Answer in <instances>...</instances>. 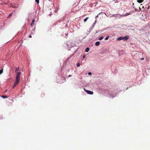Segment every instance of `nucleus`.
<instances>
[{
	"mask_svg": "<svg viewBox=\"0 0 150 150\" xmlns=\"http://www.w3.org/2000/svg\"><path fill=\"white\" fill-rule=\"evenodd\" d=\"M129 38V37L128 35H126L125 36L123 37H120L118 38L117 39V40H123L124 41H126Z\"/></svg>",
	"mask_w": 150,
	"mask_h": 150,
	"instance_id": "1",
	"label": "nucleus"
},
{
	"mask_svg": "<svg viewBox=\"0 0 150 150\" xmlns=\"http://www.w3.org/2000/svg\"><path fill=\"white\" fill-rule=\"evenodd\" d=\"M21 75V73L20 71V70H19V71L17 73L16 75V79L20 81Z\"/></svg>",
	"mask_w": 150,
	"mask_h": 150,
	"instance_id": "2",
	"label": "nucleus"
},
{
	"mask_svg": "<svg viewBox=\"0 0 150 150\" xmlns=\"http://www.w3.org/2000/svg\"><path fill=\"white\" fill-rule=\"evenodd\" d=\"M84 90L88 94H90V95H92L93 94V92L91 91H90L87 90L85 88H84Z\"/></svg>",
	"mask_w": 150,
	"mask_h": 150,
	"instance_id": "3",
	"label": "nucleus"
},
{
	"mask_svg": "<svg viewBox=\"0 0 150 150\" xmlns=\"http://www.w3.org/2000/svg\"><path fill=\"white\" fill-rule=\"evenodd\" d=\"M19 81L16 79L15 81L13 86V88H14L19 83Z\"/></svg>",
	"mask_w": 150,
	"mask_h": 150,
	"instance_id": "4",
	"label": "nucleus"
},
{
	"mask_svg": "<svg viewBox=\"0 0 150 150\" xmlns=\"http://www.w3.org/2000/svg\"><path fill=\"white\" fill-rule=\"evenodd\" d=\"M131 14V12H130L129 13H126V14H125L121 15V16H128L129 15Z\"/></svg>",
	"mask_w": 150,
	"mask_h": 150,
	"instance_id": "5",
	"label": "nucleus"
},
{
	"mask_svg": "<svg viewBox=\"0 0 150 150\" xmlns=\"http://www.w3.org/2000/svg\"><path fill=\"white\" fill-rule=\"evenodd\" d=\"M113 16H114V17H118V18H120L121 17L120 16H118V15H117V14H112V16H110V17H113Z\"/></svg>",
	"mask_w": 150,
	"mask_h": 150,
	"instance_id": "6",
	"label": "nucleus"
},
{
	"mask_svg": "<svg viewBox=\"0 0 150 150\" xmlns=\"http://www.w3.org/2000/svg\"><path fill=\"white\" fill-rule=\"evenodd\" d=\"M112 94L113 95H112V94L110 93L109 94V95L110 96V97H112V98L113 97H115L116 95V94H115V95L114 96H113V93H112Z\"/></svg>",
	"mask_w": 150,
	"mask_h": 150,
	"instance_id": "7",
	"label": "nucleus"
},
{
	"mask_svg": "<svg viewBox=\"0 0 150 150\" xmlns=\"http://www.w3.org/2000/svg\"><path fill=\"white\" fill-rule=\"evenodd\" d=\"M100 42L99 41H97L95 43V45L96 46H98L99 45Z\"/></svg>",
	"mask_w": 150,
	"mask_h": 150,
	"instance_id": "8",
	"label": "nucleus"
},
{
	"mask_svg": "<svg viewBox=\"0 0 150 150\" xmlns=\"http://www.w3.org/2000/svg\"><path fill=\"white\" fill-rule=\"evenodd\" d=\"M89 48L88 47H87L85 50V51L86 52H88L89 51Z\"/></svg>",
	"mask_w": 150,
	"mask_h": 150,
	"instance_id": "9",
	"label": "nucleus"
},
{
	"mask_svg": "<svg viewBox=\"0 0 150 150\" xmlns=\"http://www.w3.org/2000/svg\"><path fill=\"white\" fill-rule=\"evenodd\" d=\"M1 97H2V98L4 99V98H7V96H1Z\"/></svg>",
	"mask_w": 150,
	"mask_h": 150,
	"instance_id": "10",
	"label": "nucleus"
},
{
	"mask_svg": "<svg viewBox=\"0 0 150 150\" xmlns=\"http://www.w3.org/2000/svg\"><path fill=\"white\" fill-rule=\"evenodd\" d=\"M137 2L139 3H142L143 1V0H137Z\"/></svg>",
	"mask_w": 150,
	"mask_h": 150,
	"instance_id": "11",
	"label": "nucleus"
},
{
	"mask_svg": "<svg viewBox=\"0 0 150 150\" xmlns=\"http://www.w3.org/2000/svg\"><path fill=\"white\" fill-rule=\"evenodd\" d=\"M109 37H110V36H109V35H108L107 36V37H106L105 38V40H107L108 39V38H109Z\"/></svg>",
	"mask_w": 150,
	"mask_h": 150,
	"instance_id": "12",
	"label": "nucleus"
},
{
	"mask_svg": "<svg viewBox=\"0 0 150 150\" xmlns=\"http://www.w3.org/2000/svg\"><path fill=\"white\" fill-rule=\"evenodd\" d=\"M3 69H2L0 70V74H2L3 72Z\"/></svg>",
	"mask_w": 150,
	"mask_h": 150,
	"instance_id": "13",
	"label": "nucleus"
},
{
	"mask_svg": "<svg viewBox=\"0 0 150 150\" xmlns=\"http://www.w3.org/2000/svg\"><path fill=\"white\" fill-rule=\"evenodd\" d=\"M103 36H102V37H100L98 38V40H101L102 39H103Z\"/></svg>",
	"mask_w": 150,
	"mask_h": 150,
	"instance_id": "14",
	"label": "nucleus"
},
{
	"mask_svg": "<svg viewBox=\"0 0 150 150\" xmlns=\"http://www.w3.org/2000/svg\"><path fill=\"white\" fill-rule=\"evenodd\" d=\"M88 17H87L86 18H85L84 20V22H86L87 20L88 19Z\"/></svg>",
	"mask_w": 150,
	"mask_h": 150,
	"instance_id": "15",
	"label": "nucleus"
},
{
	"mask_svg": "<svg viewBox=\"0 0 150 150\" xmlns=\"http://www.w3.org/2000/svg\"><path fill=\"white\" fill-rule=\"evenodd\" d=\"M19 67H17V68H16V71H18V70H19Z\"/></svg>",
	"mask_w": 150,
	"mask_h": 150,
	"instance_id": "16",
	"label": "nucleus"
},
{
	"mask_svg": "<svg viewBox=\"0 0 150 150\" xmlns=\"http://www.w3.org/2000/svg\"><path fill=\"white\" fill-rule=\"evenodd\" d=\"M35 1L37 4H39V0H35Z\"/></svg>",
	"mask_w": 150,
	"mask_h": 150,
	"instance_id": "17",
	"label": "nucleus"
},
{
	"mask_svg": "<svg viewBox=\"0 0 150 150\" xmlns=\"http://www.w3.org/2000/svg\"><path fill=\"white\" fill-rule=\"evenodd\" d=\"M76 65L78 67H79L80 66V64L79 63H78Z\"/></svg>",
	"mask_w": 150,
	"mask_h": 150,
	"instance_id": "18",
	"label": "nucleus"
},
{
	"mask_svg": "<svg viewBox=\"0 0 150 150\" xmlns=\"http://www.w3.org/2000/svg\"><path fill=\"white\" fill-rule=\"evenodd\" d=\"M144 59V58H142L140 59L141 60H143Z\"/></svg>",
	"mask_w": 150,
	"mask_h": 150,
	"instance_id": "19",
	"label": "nucleus"
},
{
	"mask_svg": "<svg viewBox=\"0 0 150 150\" xmlns=\"http://www.w3.org/2000/svg\"><path fill=\"white\" fill-rule=\"evenodd\" d=\"M12 13H10V14L9 15V16H8V17H10V16H11V15H12Z\"/></svg>",
	"mask_w": 150,
	"mask_h": 150,
	"instance_id": "20",
	"label": "nucleus"
},
{
	"mask_svg": "<svg viewBox=\"0 0 150 150\" xmlns=\"http://www.w3.org/2000/svg\"><path fill=\"white\" fill-rule=\"evenodd\" d=\"M88 74L89 75H91V74L92 73L91 72H89L88 73Z\"/></svg>",
	"mask_w": 150,
	"mask_h": 150,
	"instance_id": "21",
	"label": "nucleus"
},
{
	"mask_svg": "<svg viewBox=\"0 0 150 150\" xmlns=\"http://www.w3.org/2000/svg\"><path fill=\"white\" fill-rule=\"evenodd\" d=\"M31 25L32 26H33V23H32L31 24Z\"/></svg>",
	"mask_w": 150,
	"mask_h": 150,
	"instance_id": "22",
	"label": "nucleus"
},
{
	"mask_svg": "<svg viewBox=\"0 0 150 150\" xmlns=\"http://www.w3.org/2000/svg\"><path fill=\"white\" fill-rule=\"evenodd\" d=\"M35 21V20L34 19H33L32 21V23H33Z\"/></svg>",
	"mask_w": 150,
	"mask_h": 150,
	"instance_id": "23",
	"label": "nucleus"
},
{
	"mask_svg": "<svg viewBox=\"0 0 150 150\" xmlns=\"http://www.w3.org/2000/svg\"><path fill=\"white\" fill-rule=\"evenodd\" d=\"M85 55H83V58H85Z\"/></svg>",
	"mask_w": 150,
	"mask_h": 150,
	"instance_id": "24",
	"label": "nucleus"
},
{
	"mask_svg": "<svg viewBox=\"0 0 150 150\" xmlns=\"http://www.w3.org/2000/svg\"><path fill=\"white\" fill-rule=\"evenodd\" d=\"M96 20L94 22V23H93V24H96Z\"/></svg>",
	"mask_w": 150,
	"mask_h": 150,
	"instance_id": "25",
	"label": "nucleus"
},
{
	"mask_svg": "<svg viewBox=\"0 0 150 150\" xmlns=\"http://www.w3.org/2000/svg\"><path fill=\"white\" fill-rule=\"evenodd\" d=\"M71 76V75H69L68 76V77H70Z\"/></svg>",
	"mask_w": 150,
	"mask_h": 150,
	"instance_id": "26",
	"label": "nucleus"
},
{
	"mask_svg": "<svg viewBox=\"0 0 150 150\" xmlns=\"http://www.w3.org/2000/svg\"><path fill=\"white\" fill-rule=\"evenodd\" d=\"M31 37H32V36H31V35H30L29 36V37L30 38H31Z\"/></svg>",
	"mask_w": 150,
	"mask_h": 150,
	"instance_id": "27",
	"label": "nucleus"
},
{
	"mask_svg": "<svg viewBox=\"0 0 150 150\" xmlns=\"http://www.w3.org/2000/svg\"><path fill=\"white\" fill-rule=\"evenodd\" d=\"M105 15L107 16H108L107 15H106V14L105 13Z\"/></svg>",
	"mask_w": 150,
	"mask_h": 150,
	"instance_id": "28",
	"label": "nucleus"
},
{
	"mask_svg": "<svg viewBox=\"0 0 150 150\" xmlns=\"http://www.w3.org/2000/svg\"><path fill=\"white\" fill-rule=\"evenodd\" d=\"M68 34H67V33L65 34V35H67V36Z\"/></svg>",
	"mask_w": 150,
	"mask_h": 150,
	"instance_id": "29",
	"label": "nucleus"
},
{
	"mask_svg": "<svg viewBox=\"0 0 150 150\" xmlns=\"http://www.w3.org/2000/svg\"><path fill=\"white\" fill-rule=\"evenodd\" d=\"M148 69H150V67Z\"/></svg>",
	"mask_w": 150,
	"mask_h": 150,
	"instance_id": "30",
	"label": "nucleus"
},
{
	"mask_svg": "<svg viewBox=\"0 0 150 150\" xmlns=\"http://www.w3.org/2000/svg\"><path fill=\"white\" fill-rule=\"evenodd\" d=\"M98 17V15H97L96 16V18L97 17Z\"/></svg>",
	"mask_w": 150,
	"mask_h": 150,
	"instance_id": "31",
	"label": "nucleus"
}]
</instances>
